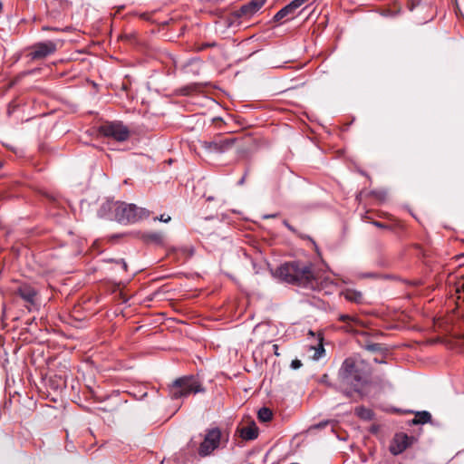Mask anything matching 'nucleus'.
Wrapping results in <instances>:
<instances>
[{"label": "nucleus", "instance_id": "nucleus-1", "mask_svg": "<svg viewBox=\"0 0 464 464\" xmlns=\"http://www.w3.org/2000/svg\"><path fill=\"white\" fill-rule=\"evenodd\" d=\"M370 367L360 357L346 358L338 372V381L343 393L352 397L353 392L361 393L369 382Z\"/></svg>", "mask_w": 464, "mask_h": 464}, {"label": "nucleus", "instance_id": "nucleus-2", "mask_svg": "<svg viewBox=\"0 0 464 464\" xmlns=\"http://www.w3.org/2000/svg\"><path fill=\"white\" fill-rule=\"evenodd\" d=\"M274 276L284 282L298 285H306L314 279L312 265L301 261L286 262L276 268Z\"/></svg>", "mask_w": 464, "mask_h": 464}, {"label": "nucleus", "instance_id": "nucleus-3", "mask_svg": "<svg viewBox=\"0 0 464 464\" xmlns=\"http://www.w3.org/2000/svg\"><path fill=\"white\" fill-rule=\"evenodd\" d=\"M107 209L114 212V218L120 223H135L150 216V211L146 208L124 202L108 201L102 205L101 211Z\"/></svg>", "mask_w": 464, "mask_h": 464}, {"label": "nucleus", "instance_id": "nucleus-4", "mask_svg": "<svg viewBox=\"0 0 464 464\" xmlns=\"http://www.w3.org/2000/svg\"><path fill=\"white\" fill-rule=\"evenodd\" d=\"M229 440L227 432H223L219 428L214 427L205 430L203 440L198 448L200 458L209 457L219 449H224Z\"/></svg>", "mask_w": 464, "mask_h": 464}, {"label": "nucleus", "instance_id": "nucleus-5", "mask_svg": "<svg viewBox=\"0 0 464 464\" xmlns=\"http://www.w3.org/2000/svg\"><path fill=\"white\" fill-rule=\"evenodd\" d=\"M169 395L172 400H178L187 397L190 394L204 392L205 388L202 386L198 377L194 375H186L176 379L168 387Z\"/></svg>", "mask_w": 464, "mask_h": 464}, {"label": "nucleus", "instance_id": "nucleus-6", "mask_svg": "<svg viewBox=\"0 0 464 464\" xmlns=\"http://www.w3.org/2000/svg\"><path fill=\"white\" fill-rule=\"evenodd\" d=\"M236 140L233 137L218 135L211 140H199V144L208 153H224L233 147Z\"/></svg>", "mask_w": 464, "mask_h": 464}, {"label": "nucleus", "instance_id": "nucleus-7", "mask_svg": "<svg viewBox=\"0 0 464 464\" xmlns=\"http://www.w3.org/2000/svg\"><path fill=\"white\" fill-rule=\"evenodd\" d=\"M100 132L108 138L117 141H125L130 137L129 129L121 122L112 121L106 122L100 127Z\"/></svg>", "mask_w": 464, "mask_h": 464}, {"label": "nucleus", "instance_id": "nucleus-8", "mask_svg": "<svg viewBox=\"0 0 464 464\" xmlns=\"http://www.w3.org/2000/svg\"><path fill=\"white\" fill-rule=\"evenodd\" d=\"M31 50V58L40 60L54 53L57 50V44L53 41L41 42L34 44Z\"/></svg>", "mask_w": 464, "mask_h": 464}, {"label": "nucleus", "instance_id": "nucleus-9", "mask_svg": "<svg viewBox=\"0 0 464 464\" xmlns=\"http://www.w3.org/2000/svg\"><path fill=\"white\" fill-rule=\"evenodd\" d=\"M309 0H293L291 3L286 5L285 7L280 9L275 15L273 20L275 22H280L282 20H291L295 17L296 10L303 5L307 3Z\"/></svg>", "mask_w": 464, "mask_h": 464}, {"label": "nucleus", "instance_id": "nucleus-10", "mask_svg": "<svg viewBox=\"0 0 464 464\" xmlns=\"http://www.w3.org/2000/svg\"><path fill=\"white\" fill-rule=\"evenodd\" d=\"M413 438L405 433H397L390 444V451L392 455L403 452L412 442Z\"/></svg>", "mask_w": 464, "mask_h": 464}, {"label": "nucleus", "instance_id": "nucleus-11", "mask_svg": "<svg viewBox=\"0 0 464 464\" xmlns=\"http://www.w3.org/2000/svg\"><path fill=\"white\" fill-rule=\"evenodd\" d=\"M266 0H251L246 5H242L236 14L238 17L250 18L256 14L260 8L265 5Z\"/></svg>", "mask_w": 464, "mask_h": 464}, {"label": "nucleus", "instance_id": "nucleus-12", "mask_svg": "<svg viewBox=\"0 0 464 464\" xmlns=\"http://www.w3.org/2000/svg\"><path fill=\"white\" fill-rule=\"evenodd\" d=\"M237 433L245 440H252L257 438L258 429L255 422L238 427Z\"/></svg>", "mask_w": 464, "mask_h": 464}, {"label": "nucleus", "instance_id": "nucleus-13", "mask_svg": "<svg viewBox=\"0 0 464 464\" xmlns=\"http://www.w3.org/2000/svg\"><path fill=\"white\" fill-rule=\"evenodd\" d=\"M16 293H17V295H19V296L23 300H24L29 304H31V305L35 304V297H36L37 292L31 285H22L18 287Z\"/></svg>", "mask_w": 464, "mask_h": 464}, {"label": "nucleus", "instance_id": "nucleus-14", "mask_svg": "<svg viewBox=\"0 0 464 464\" xmlns=\"http://www.w3.org/2000/svg\"><path fill=\"white\" fill-rule=\"evenodd\" d=\"M144 240L146 242H151L155 244H162L163 243V234L160 232H150L146 235H144Z\"/></svg>", "mask_w": 464, "mask_h": 464}, {"label": "nucleus", "instance_id": "nucleus-15", "mask_svg": "<svg viewBox=\"0 0 464 464\" xmlns=\"http://www.w3.org/2000/svg\"><path fill=\"white\" fill-rule=\"evenodd\" d=\"M431 420V415L428 411H419L416 413L415 418L413 420L414 424H424Z\"/></svg>", "mask_w": 464, "mask_h": 464}, {"label": "nucleus", "instance_id": "nucleus-16", "mask_svg": "<svg viewBox=\"0 0 464 464\" xmlns=\"http://www.w3.org/2000/svg\"><path fill=\"white\" fill-rule=\"evenodd\" d=\"M258 419L263 421V422H266L268 420H270L272 419V416H273V413L271 411V410H269L268 408H261L259 411H258Z\"/></svg>", "mask_w": 464, "mask_h": 464}, {"label": "nucleus", "instance_id": "nucleus-17", "mask_svg": "<svg viewBox=\"0 0 464 464\" xmlns=\"http://www.w3.org/2000/svg\"><path fill=\"white\" fill-rule=\"evenodd\" d=\"M344 296L347 300L354 303H361L362 300V295L360 292L348 291Z\"/></svg>", "mask_w": 464, "mask_h": 464}, {"label": "nucleus", "instance_id": "nucleus-18", "mask_svg": "<svg viewBox=\"0 0 464 464\" xmlns=\"http://www.w3.org/2000/svg\"><path fill=\"white\" fill-rule=\"evenodd\" d=\"M339 320L347 324V326H345L347 331L350 330L349 329L350 324H359V319L357 317L351 316L349 314H341L339 316Z\"/></svg>", "mask_w": 464, "mask_h": 464}, {"label": "nucleus", "instance_id": "nucleus-19", "mask_svg": "<svg viewBox=\"0 0 464 464\" xmlns=\"http://www.w3.org/2000/svg\"><path fill=\"white\" fill-rule=\"evenodd\" d=\"M328 424H329L328 420L321 421L315 425L311 426L310 430H316V429H323V428L326 427Z\"/></svg>", "mask_w": 464, "mask_h": 464}, {"label": "nucleus", "instance_id": "nucleus-20", "mask_svg": "<svg viewBox=\"0 0 464 464\" xmlns=\"http://www.w3.org/2000/svg\"><path fill=\"white\" fill-rule=\"evenodd\" d=\"M372 225L375 226L376 227H379V228H385V229H389L390 228V227L388 225L383 224V223L379 222V221H373Z\"/></svg>", "mask_w": 464, "mask_h": 464}, {"label": "nucleus", "instance_id": "nucleus-21", "mask_svg": "<svg viewBox=\"0 0 464 464\" xmlns=\"http://www.w3.org/2000/svg\"><path fill=\"white\" fill-rule=\"evenodd\" d=\"M359 414L365 419H370L371 417V411L369 410H363L362 409Z\"/></svg>", "mask_w": 464, "mask_h": 464}, {"label": "nucleus", "instance_id": "nucleus-22", "mask_svg": "<svg viewBox=\"0 0 464 464\" xmlns=\"http://www.w3.org/2000/svg\"><path fill=\"white\" fill-rule=\"evenodd\" d=\"M301 366H302V362H301V361H299V360H294V361H292V362H291V367H292L293 369H298V368H300Z\"/></svg>", "mask_w": 464, "mask_h": 464}, {"label": "nucleus", "instance_id": "nucleus-23", "mask_svg": "<svg viewBox=\"0 0 464 464\" xmlns=\"http://www.w3.org/2000/svg\"><path fill=\"white\" fill-rule=\"evenodd\" d=\"M156 219L162 221V222H169L170 220V217L169 216L165 217L164 215H161L160 218H156Z\"/></svg>", "mask_w": 464, "mask_h": 464}, {"label": "nucleus", "instance_id": "nucleus-24", "mask_svg": "<svg viewBox=\"0 0 464 464\" xmlns=\"http://www.w3.org/2000/svg\"><path fill=\"white\" fill-rule=\"evenodd\" d=\"M284 225L291 231L295 232V228L286 221H284Z\"/></svg>", "mask_w": 464, "mask_h": 464}, {"label": "nucleus", "instance_id": "nucleus-25", "mask_svg": "<svg viewBox=\"0 0 464 464\" xmlns=\"http://www.w3.org/2000/svg\"><path fill=\"white\" fill-rule=\"evenodd\" d=\"M278 345L277 344H274L273 345V350H274V353L276 355V356H279V353H278Z\"/></svg>", "mask_w": 464, "mask_h": 464}, {"label": "nucleus", "instance_id": "nucleus-26", "mask_svg": "<svg viewBox=\"0 0 464 464\" xmlns=\"http://www.w3.org/2000/svg\"><path fill=\"white\" fill-rule=\"evenodd\" d=\"M182 250H183L184 252H188L189 256H191V255L193 254V251H192V249H190V248L184 247V248H182Z\"/></svg>", "mask_w": 464, "mask_h": 464}, {"label": "nucleus", "instance_id": "nucleus-27", "mask_svg": "<svg viewBox=\"0 0 464 464\" xmlns=\"http://www.w3.org/2000/svg\"><path fill=\"white\" fill-rule=\"evenodd\" d=\"M121 266L124 270H127V264L123 260L121 261Z\"/></svg>", "mask_w": 464, "mask_h": 464}, {"label": "nucleus", "instance_id": "nucleus-28", "mask_svg": "<svg viewBox=\"0 0 464 464\" xmlns=\"http://www.w3.org/2000/svg\"><path fill=\"white\" fill-rule=\"evenodd\" d=\"M196 445H197L196 442H194L193 440H190L188 443V447H190V448H194V447H196Z\"/></svg>", "mask_w": 464, "mask_h": 464}, {"label": "nucleus", "instance_id": "nucleus-29", "mask_svg": "<svg viewBox=\"0 0 464 464\" xmlns=\"http://www.w3.org/2000/svg\"><path fill=\"white\" fill-rule=\"evenodd\" d=\"M245 181V178L243 177L239 181H238V184L242 185Z\"/></svg>", "mask_w": 464, "mask_h": 464}, {"label": "nucleus", "instance_id": "nucleus-30", "mask_svg": "<svg viewBox=\"0 0 464 464\" xmlns=\"http://www.w3.org/2000/svg\"><path fill=\"white\" fill-rule=\"evenodd\" d=\"M276 215L266 216V218H275Z\"/></svg>", "mask_w": 464, "mask_h": 464}]
</instances>
